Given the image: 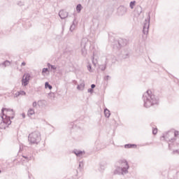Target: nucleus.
Segmentation results:
<instances>
[{
  "mask_svg": "<svg viewBox=\"0 0 179 179\" xmlns=\"http://www.w3.org/2000/svg\"><path fill=\"white\" fill-rule=\"evenodd\" d=\"M50 69L52 71H55L57 69V67L54 65L50 66Z\"/></svg>",
  "mask_w": 179,
  "mask_h": 179,
  "instance_id": "28",
  "label": "nucleus"
},
{
  "mask_svg": "<svg viewBox=\"0 0 179 179\" xmlns=\"http://www.w3.org/2000/svg\"><path fill=\"white\" fill-rule=\"evenodd\" d=\"M119 163H120L121 167L124 169V170H127V171H128V169H129V165H128V162H127V160L121 159L119 161Z\"/></svg>",
  "mask_w": 179,
  "mask_h": 179,
  "instance_id": "8",
  "label": "nucleus"
},
{
  "mask_svg": "<svg viewBox=\"0 0 179 179\" xmlns=\"http://www.w3.org/2000/svg\"><path fill=\"white\" fill-rule=\"evenodd\" d=\"M0 173H1V171H0Z\"/></svg>",
  "mask_w": 179,
  "mask_h": 179,
  "instance_id": "45",
  "label": "nucleus"
},
{
  "mask_svg": "<svg viewBox=\"0 0 179 179\" xmlns=\"http://www.w3.org/2000/svg\"><path fill=\"white\" fill-rule=\"evenodd\" d=\"M92 64H93L94 66H96V64H97V62H96V61H94V58H93Z\"/></svg>",
  "mask_w": 179,
  "mask_h": 179,
  "instance_id": "31",
  "label": "nucleus"
},
{
  "mask_svg": "<svg viewBox=\"0 0 179 179\" xmlns=\"http://www.w3.org/2000/svg\"><path fill=\"white\" fill-rule=\"evenodd\" d=\"M120 10H123V13H127V8L124 7H120Z\"/></svg>",
  "mask_w": 179,
  "mask_h": 179,
  "instance_id": "23",
  "label": "nucleus"
},
{
  "mask_svg": "<svg viewBox=\"0 0 179 179\" xmlns=\"http://www.w3.org/2000/svg\"><path fill=\"white\" fill-rule=\"evenodd\" d=\"M162 138H164V136H162Z\"/></svg>",
  "mask_w": 179,
  "mask_h": 179,
  "instance_id": "44",
  "label": "nucleus"
},
{
  "mask_svg": "<svg viewBox=\"0 0 179 179\" xmlns=\"http://www.w3.org/2000/svg\"><path fill=\"white\" fill-rule=\"evenodd\" d=\"M17 5H19V6H23L24 3H23V2H22V1H19V2L17 3Z\"/></svg>",
  "mask_w": 179,
  "mask_h": 179,
  "instance_id": "30",
  "label": "nucleus"
},
{
  "mask_svg": "<svg viewBox=\"0 0 179 179\" xmlns=\"http://www.w3.org/2000/svg\"><path fill=\"white\" fill-rule=\"evenodd\" d=\"M1 113L3 115L1 116L3 122L1 123L0 128L1 129H5L6 127L12 124V121H10V118L11 120H13L15 117V111H13V109L3 108L1 109Z\"/></svg>",
  "mask_w": 179,
  "mask_h": 179,
  "instance_id": "1",
  "label": "nucleus"
},
{
  "mask_svg": "<svg viewBox=\"0 0 179 179\" xmlns=\"http://www.w3.org/2000/svg\"><path fill=\"white\" fill-rule=\"evenodd\" d=\"M176 153H179V150H174L173 155H176Z\"/></svg>",
  "mask_w": 179,
  "mask_h": 179,
  "instance_id": "38",
  "label": "nucleus"
},
{
  "mask_svg": "<svg viewBox=\"0 0 179 179\" xmlns=\"http://www.w3.org/2000/svg\"><path fill=\"white\" fill-rule=\"evenodd\" d=\"M28 141L31 145H38L41 141V134L38 131H34L29 134Z\"/></svg>",
  "mask_w": 179,
  "mask_h": 179,
  "instance_id": "3",
  "label": "nucleus"
},
{
  "mask_svg": "<svg viewBox=\"0 0 179 179\" xmlns=\"http://www.w3.org/2000/svg\"><path fill=\"white\" fill-rule=\"evenodd\" d=\"M150 26V15H148V17L147 20H145L143 27V34H149V27Z\"/></svg>",
  "mask_w": 179,
  "mask_h": 179,
  "instance_id": "5",
  "label": "nucleus"
},
{
  "mask_svg": "<svg viewBox=\"0 0 179 179\" xmlns=\"http://www.w3.org/2000/svg\"><path fill=\"white\" fill-rule=\"evenodd\" d=\"M171 141H176V138H171V139H169V142H171Z\"/></svg>",
  "mask_w": 179,
  "mask_h": 179,
  "instance_id": "41",
  "label": "nucleus"
},
{
  "mask_svg": "<svg viewBox=\"0 0 179 179\" xmlns=\"http://www.w3.org/2000/svg\"><path fill=\"white\" fill-rule=\"evenodd\" d=\"M22 117L23 118H25L26 116L24 115V113L22 114Z\"/></svg>",
  "mask_w": 179,
  "mask_h": 179,
  "instance_id": "42",
  "label": "nucleus"
},
{
  "mask_svg": "<svg viewBox=\"0 0 179 179\" xmlns=\"http://www.w3.org/2000/svg\"><path fill=\"white\" fill-rule=\"evenodd\" d=\"M94 87H96V85H94V84H92V85H91V89H94Z\"/></svg>",
  "mask_w": 179,
  "mask_h": 179,
  "instance_id": "36",
  "label": "nucleus"
},
{
  "mask_svg": "<svg viewBox=\"0 0 179 179\" xmlns=\"http://www.w3.org/2000/svg\"><path fill=\"white\" fill-rule=\"evenodd\" d=\"M108 79H110V76H106L105 77V80H108Z\"/></svg>",
  "mask_w": 179,
  "mask_h": 179,
  "instance_id": "35",
  "label": "nucleus"
},
{
  "mask_svg": "<svg viewBox=\"0 0 179 179\" xmlns=\"http://www.w3.org/2000/svg\"><path fill=\"white\" fill-rule=\"evenodd\" d=\"M51 66H52L51 64H50V63L48 64V66L49 69L51 68Z\"/></svg>",
  "mask_w": 179,
  "mask_h": 179,
  "instance_id": "40",
  "label": "nucleus"
},
{
  "mask_svg": "<svg viewBox=\"0 0 179 179\" xmlns=\"http://www.w3.org/2000/svg\"><path fill=\"white\" fill-rule=\"evenodd\" d=\"M73 153L78 157H82L84 154L85 152L80 151V150H73Z\"/></svg>",
  "mask_w": 179,
  "mask_h": 179,
  "instance_id": "11",
  "label": "nucleus"
},
{
  "mask_svg": "<svg viewBox=\"0 0 179 179\" xmlns=\"http://www.w3.org/2000/svg\"><path fill=\"white\" fill-rule=\"evenodd\" d=\"M24 159H26L27 162H29V160H31V157H26V156H22Z\"/></svg>",
  "mask_w": 179,
  "mask_h": 179,
  "instance_id": "27",
  "label": "nucleus"
},
{
  "mask_svg": "<svg viewBox=\"0 0 179 179\" xmlns=\"http://www.w3.org/2000/svg\"><path fill=\"white\" fill-rule=\"evenodd\" d=\"M99 68L101 69V71H106V69L107 68V63L105 64L99 65Z\"/></svg>",
  "mask_w": 179,
  "mask_h": 179,
  "instance_id": "16",
  "label": "nucleus"
},
{
  "mask_svg": "<svg viewBox=\"0 0 179 179\" xmlns=\"http://www.w3.org/2000/svg\"><path fill=\"white\" fill-rule=\"evenodd\" d=\"M143 99L144 101V107H145V108H149V107H152V106H155V104L159 103L156 96H155L154 94H152L151 90H148L145 92L143 95Z\"/></svg>",
  "mask_w": 179,
  "mask_h": 179,
  "instance_id": "2",
  "label": "nucleus"
},
{
  "mask_svg": "<svg viewBox=\"0 0 179 179\" xmlns=\"http://www.w3.org/2000/svg\"><path fill=\"white\" fill-rule=\"evenodd\" d=\"M82 166V164L81 163H80V164H79V167H80Z\"/></svg>",
  "mask_w": 179,
  "mask_h": 179,
  "instance_id": "43",
  "label": "nucleus"
},
{
  "mask_svg": "<svg viewBox=\"0 0 179 179\" xmlns=\"http://www.w3.org/2000/svg\"><path fill=\"white\" fill-rule=\"evenodd\" d=\"M48 72V68H43L42 70V73H45Z\"/></svg>",
  "mask_w": 179,
  "mask_h": 179,
  "instance_id": "26",
  "label": "nucleus"
},
{
  "mask_svg": "<svg viewBox=\"0 0 179 179\" xmlns=\"http://www.w3.org/2000/svg\"><path fill=\"white\" fill-rule=\"evenodd\" d=\"M28 115L30 117L31 115H34V109L33 108H30L29 110H28Z\"/></svg>",
  "mask_w": 179,
  "mask_h": 179,
  "instance_id": "18",
  "label": "nucleus"
},
{
  "mask_svg": "<svg viewBox=\"0 0 179 179\" xmlns=\"http://www.w3.org/2000/svg\"><path fill=\"white\" fill-rule=\"evenodd\" d=\"M127 43H128V41H127V39L120 38L118 41L119 47H125V45H127Z\"/></svg>",
  "mask_w": 179,
  "mask_h": 179,
  "instance_id": "10",
  "label": "nucleus"
},
{
  "mask_svg": "<svg viewBox=\"0 0 179 179\" xmlns=\"http://www.w3.org/2000/svg\"><path fill=\"white\" fill-rule=\"evenodd\" d=\"M136 3V1H131L130 3H129V7L131 9H134V7L135 6Z\"/></svg>",
  "mask_w": 179,
  "mask_h": 179,
  "instance_id": "19",
  "label": "nucleus"
},
{
  "mask_svg": "<svg viewBox=\"0 0 179 179\" xmlns=\"http://www.w3.org/2000/svg\"><path fill=\"white\" fill-rule=\"evenodd\" d=\"M68 12L64 10H62L59 11V16L61 19H66V17L68 16Z\"/></svg>",
  "mask_w": 179,
  "mask_h": 179,
  "instance_id": "9",
  "label": "nucleus"
},
{
  "mask_svg": "<svg viewBox=\"0 0 179 179\" xmlns=\"http://www.w3.org/2000/svg\"><path fill=\"white\" fill-rule=\"evenodd\" d=\"M18 93H20V96H26V92L24 91H20Z\"/></svg>",
  "mask_w": 179,
  "mask_h": 179,
  "instance_id": "24",
  "label": "nucleus"
},
{
  "mask_svg": "<svg viewBox=\"0 0 179 179\" xmlns=\"http://www.w3.org/2000/svg\"><path fill=\"white\" fill-rule=\"evenodd\" d=\"M87 45H89V40L86 38H83L81 41V52L83 57L87 55V50H86Z\"/></svg>",
  "mask_w": 179,
  "mask_h": 179,
  "instance_id": "4",
  "label": "nucleus"
},
{
  "mask_svg": "<svg viewBox=\"0 0 179 179\" xmlns=\"http://www.w3.org/2000/svg\"><path fill=\"white\" fill-rule=\"evenodd\" d=\"M29 80H30V74H29V73L24 74L22 79V86H27V85H29Z\"/></svg>",
  "mask_w": 179,
  "mask_h": 179,
  "instance_id": "6",
  "label": "nucleus"
},
{
  "mask_svg": "<svg viewBox=\"0 0 179 179\" xmlns=\"http://www.w3.org/2000/svg\"><path fill=\"white\" fill-rule=\"evenodd\" d=\"M87 69L89 72H93V71L92 70V64H88Z\"/></svg>",
  "mask_w": 179,
  "mask_h": 179,
  "instance_id": "25",
  "label": "nucleus"
},
{
  "mask_svg": "<svg viewBox=\"0 0 179 179\" xmlns=\"http://www.w3.org/2000/svg\"><path fill=\"white\" fill-rule=\"evenodd\" d=\"M152 134H153V135H156V134H157V129H153Z\"/></svg>",
  "mask_w": 179,
  "mask_h": 179,
  "instance_id": "29",
  "label": "nucleus"
},
{
  "mask_svg": "<svg viewBox=\"0 0 179 179\" xmlns=\"http://www.w3.org/2000/svg\"><path fill=\"white\" fill-rule=\"evenodd\" d=\"M77 89H78V90H83V89H85V83L83 82V83H81L80 85H78L77 86Z\"/></svg>",
  "mask_w": 179,
  "mask_h": 179,
  "instance_id": "12",
  "label": "nucleus"
},
{
  "mask_svg": "<svg viewBox=\"0 0 179 179\" xmlns=\"http://www.w3.org/2000/svg\"><path fill=\"white\" fill-rule=\"evenodd\" d=\"M15 96L16 97H19V96H20V94L19 93V92H16L15 94Z\"/></svg>",
  "mask_w": 179,
  "mask_h": 179,
  "instance_id": "34",
  "label": "nucleus"
},
{
  "mask_svg": "<svg viewBox=\"0 0 179 179\" xmlns=\"http://www.w3.org/2000/svg\"><path fill=\"white\" fill-rule=\"evenodd\" d=\"M25 65H26V62H23L22 63V66H24Z\"/></svg>",
  "mask_w": 179,
  "mask_h": 179,
  "instance_id": "39",
  "label": "nucleus"
},
{
  "mask_svg": "<svg viewBox=\"0 0 179 179\" xmlns=\"http://www.w3.org/2000/svg\"><path fill=\"white\" fill-rule=\"evenodd\" d=\"M75 22H73V24L70 27V31H73L75 30Z\"/></svg>",
  "mask_w": 179,
  "mask_h": 179,
  "instance_id": "21",
  "label": "nucleus"
},
{
  "mask_svg": "<svg viewBox=\"0 0 179 179\" xmlns=\"http://www.w3.org/2000/svg\"><path fill=\"white\" fill-rule=\"evenodd\" d=\"M48 96H50V99H54V97H55V94H54L53 92H50L48 94Z\"/></svg>",
  "mask_w": 179,
  "mask_h": 179,
  "instance_id": "22",
  "label": "nucleus"
},
{
  "mask_svg": "<svg viewBox=\"0 0 179 179\" xmlns=\"http://www.w3.org/2000/svg\"><path fill=\"white\" fill-rule=\"evenodd\" d=\"M114 174H122L124 176V174H128V171L122 167L117 166L114 171Z\"/></svg>",
  "mask_w": 179,
  "mask_h": 179,
  "instance_id": "7",
  "label": "nucleus"
},
{
  "mask_svg": "<svg viewBox=\"0 0 179 179\" xmlns=\"http://www.w3.org/2000/svg\"><path fill=\"white\" fill-rule=\"evenodd\" d=\"M33 107H37V102L34 101L32 103Z\"/></svg>",
  "mask_w": 179,
  "mask_h": 179,
  "instance_id": "32",
  "label": "nucleus"
},
{
  "mask_svg": "<svg viewBox=\"0 0 179 179\" xmlns=\"http://www.w3.org/2000/svg\"><path fill=\"white\" fill-rule=\"evenodd\" d=\"M174 136H178V131H175L173 134Z\"/></svg>",
  "mask_w": 179,
  "mask_h": 179,
  "instance_id": "33",
  "label": "nucleus"
},
{
  "mask_svg": "<svg viewBox=\"0 0 179 179\" xmlns=\"http://www.w3.org/2000/svg\"><path fill=\"white\" fill-rule=\"evenodd\" d=\"M104 114H105V117H106V118L110 117V115H111V113H110V110L107 108L104 109Z\"/></svg>",
  "mask_w": 179,
  "mask_h": 179,
  "instance_id": "13",
  "label": "nucleus"
},
{
  "mask_svg": "<svg viewBox=\"0 0 179 179\" xmlns=\"http://www.w3.org/2000/svg\"><path fill=\"white\" fill-rule=\"evenodd\" d=\"M124 148L126 149H129V148H136V145H135V144H126L124 145Z\"/></svg>",
  "mask_w": 179,
  "mask_h": 179,
  "instance_id": "14",
  "label": "nucleus"
},
{
  "mask_svg": "<svg viewBox=\"0 0 179 179\" xmlns=\"http://www.w3.org/2000/svg\"><path fill=\"white\" fill-rule=\"evenodd\" d=\"M93 90L92 88L88 89V93H92Z\"/></svg>",
  "mask_w": 179,
  "mask_h": 179,
  "instance_id": "37",
  "label": "nucleus"
},
{
  "mask_svg": "<svg viewBox=\"0 0 179 179\" xmlns=\"http://www.w3.org/2000/svg\"><path fill=\"white\" fill-rule=\"evenodd\" d=\"M2 66H4V68H6V66H9V65H10V62L6 60L5 62H3L2 64H1Z\"/></svg>",
  "mask_w": 179,
  "mask_h": 179,
  "instance_id": "15",
  "label": "nucleus"
},
{
  "mask_svg": "<svg viewBox=\"0 0 179 179\" xmlns=\"http://www.w3.org/2000/svg\"><path fill=\"white\" fill-rule=\"evenodd\" d=\"M45 89H49V90H51V89H52V86L51 85H50V83L48 82H46L45 83Z\"/></svg>",
  "mask_w": 179,
  "mask_h": 179,
  "instance_id": "17",
  "label": "nucleus"
},
{
  "mask_svg": "<svg viewBox=\"0 0 179 179\" xmlns=\"http://www.w3.org/2000/svg\"><path fill=\"white\" fill-rule=\"evenodd\" d=\"M76 10L79 13L82 10V4H78L76 6Z\"/></svg>",
  "mask_w": 179,
  "mask_h": 179,
  "instance_id": "20",
  "label": "nucleus"
}]
</instances>
